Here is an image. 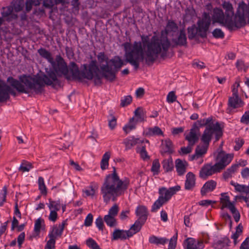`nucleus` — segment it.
<instances>
[{
  "label": "nucleus",
  "mask_w": 249,
  "mask_h": 249,
  "mask_svg": "<svg viewBox=\"0 0 249 249\" xmlns=\"http://www.w3.org/2000/svg\"><path fill=\"white\" fill-rule=\"evenodd\" d=\"M137 123L135 121V118H130L128 123L123 127V130L126 134H128L131 131L136 128Z\"/></svg>",
  "instance_id": "obj_34"
},
{
  "label": "nucleus",
  "mask_w": 249,
  "mask_h": 249,
  "mask_svg": "<svg viewBox=\"0 0 249 249\" xmlns=\"http://www.w3.org/2000/svg\"><path fill=\"white\" fill-rule=\"evenodd\" d=\"M218 166L212 163L205 164L200 169L199 172V177L203 179H206L209 177L215 174L220 173Z\"/></svg>",
  "instance_id": "obj_11"
},
{
  "label": "nucleus",
  "mask_w": 249,
  "mask_h": 249,
  "mask_svg": "<svg viewBox=\"0 0 249 249\" xmlns=\"http://www.w3.org/2000/svg\"><path fill=\"white\" fill-rule=\"evenodd\" d=\"M48 236L50 239L47 241L44 249H55V237L53 234L49 233Z\"/></svg>",
  "instance_id": "obj_41"
},
{
  "label": "nucleus",
  "mask_w": 249,
  "mask_h": 249,
  "mask_svg": "<svg viewBox=\"0 0 249 249\" xmlns=\"http://www.w3.org/2000/svg\"><path fill=\"white\" fill-rule=\"evenodd\" d=\"M160 167V164L158 160H155L152 163L151 171L154 173V174H158Z\"/></svg>",
  "instance_id": "obj_57"
},
{
  "label": "nucleus",
  "mask_w": 249,
  "mask_h": 249,
  "mask_svg": "<svg viewBox=\"0 0 249 249\" xmlns=\"http://www.w3.org/2000/svg\"><path fill=\"white\" fill-rule=\"evenodd\" d=\"M104 220L110 227H115L117 225V220L115 217L107 214L104 216Z\"/></svg>",
  "instance_id": "obj_40"
},
{
  "label": "nucleus",
  "mask_w": 249,
  "mask_h": 249,
  "mask_svg": "<svg viewBox=\"0 0 249 249\" xmlns=\"http://www.w3.org/2000/svg\"><path fill=\"white\" fill-rule=\"evenodd\" d=\"M208 147L209 145L203 143L197 145L195 154L189 156V160L192 161L203 158L206 154Z\"/></svg>",
  "instance_id": "obj_16"
},
{
  "label": "nucleus",
  "mask_w": 249,
  "mask_h": 249,
  "mask_svg": "<svg viewBox=\"0 0 249 249\" xmlns=\"http://www.w3.org/2000/svg\"><path fill=\"white\" fill-rule=\"evenodd\" d=\"M222 7L225 10V17L228 19V21H231L234 23V20H232V17L234 15L233 7L232 4L229 1H224L222 4Z\"/></svg>",
  "instance_id": "obj_19"
},
{
  "label": "nucleus",
  "mask_w": 249,
  "mask_h": 249,
  "mask_svg": "<svg viewBox=\"0 0 249 249\" xmlns=\"http://www.w3.org/2000/svg\"><path fill=\"white\" fill-rule=\"evenodd\" d=\"M110 153L109 152H106L103 156L100 165L101 168L104 170L107 168L108 166V160L110 158Z\"/></svg>",
  "instance_id": "obj_42"
},
{
  "label": "nucleus",
  "mask_w": 249,
  "mask_h": 249,
  "mask_svg": "<svg viewBox=\"0 0 249 249\" xmlns=\"http://www.w3.org/2000/svg\"><path fill=\"white\" fill-rule=\"evenodd\" d=\"M162 38L153 36L149 40L148 36L142 35V42L135 41L133 44L129 42L124 43L122 46L125 62H140L145 58L150 62H153L159 54L163 58L168 57L170 40L166 37Z\"/></svg>",
  "instance_id": "obj_3"
},
{
  "label": "nucleus",
  "mask_w": 249,
  "mask_h": 249,
  "mask_svg": "<svg viewBox=\"0 0 249 249\" xmlns=\"http://www.w3.org/2000/svg\"><path fill=\"white\" fill-rule=\"evenodd\" d=\"M239 4L234 16V23L231 21H228L225 17L223 10L219 8H215L213 9L212 15L213 23H218L221 26L226 27L230 31L234 30L235 29H240L243 27V22H240V18L242 14L239 13Z\"/></svg>",
  "instance_id": "obj_5"
},
{
  "label": "nucleus",
  "mask_w": 249,
  "mask_h": 249,
  "mask_svg": "<svg viewBox=\"0 0 249 249\" xmlns=\"http://www.w3.org/2000/svg\"><path fill=\"white\" fill-rule=\"evenodd\" d=\"M193 146L188 144L187 147H181L179 151V154L183 155L190 153L192 151Z\"/></svg>",
  "instance_id": "obj_58"
},
{
  "label": "nucleus",
  "mask_w": 249,
  "mask_h": 249,
  "mask_svg": "<svg viewBox=\"0 0 249 249\" xmlns=\"http://www.w3.org/2000/svg\"><path fill=\"white\" fill-rule=\"evenodd\" d=\"M176 99L177 96L174 91H170L167 96V101L168 103H172L176 100Z\"/></svg>",
  "instance_id": "obj_63"
},
{
  "label": "nucleus",
  "mask_w": 249,
  "mask_h": 249,
  "mask_svg": "<svg viewBox=\"0 0 249 249\" xmlns=\"http://www.w3.org/2000/svg\"><path fill=\"white\" fill-rule=\"evenodd\" d=\"M11 6L13 7L15 12H20L22 10L24 7V0H13Z\"/></svg>",
  "instance_id": "obj_38"
},
{
  "label": "nucleus",
  "mask_w": 249,
  "mask_h": 249,
  "mask_svg": "<svg viewBox=\"0 0 249 249\" xmlns=\"http://www.w3.org/2000/svg\"><path fill=\"white\" fill-rule=\"evenodd\" d=\"M46 74L33 76L23 74L19 76V80L8 77L7 82L9 85L0 80V103L9 101L10 95L16 97V91L28 94L33 91L36 94H39L43 92L45 85L51 86L53 88L60 86L61 81L53 70L48 71L46 69Z\"/></svg>",
  "instance_id": "obj_2"
},
{
  "label": "nucleus",
  "mask_w": 249,
  "mask_h": 249,
  "mask_svg": "<svg viewBox=\"0 0 249 249\" xmlns=\"http://www.w3.org/2000/svg\"><path fill=\"white\" fill-rule=\"evenodd\" d=\"M213 36L215 38H223L225 36V34L221 29L219 28H216L213 30L212 32Z\"/></svg>",
  "instance_id": "obj_55"
},
{
  "label": "nucleus",
  "mask_w": 249,
  "mask_h": 249,
  "mask_svg": "<svg viewBox=\"0 0 249 249\" xmlns=\"http://www.w3.org/2000/svg\"><path fill=\"white\" fill-rule=\"evenodd\" d=\"M96 56L98 62H124L118 56H115L114 59L109 60L108 55L104 52H99Z\"/></svg>",
  "instance_id": "obj_23"
},
{
  "label": "nucleus",
  "mask_w": 249,
  "mask_h": 249,
  "mask_svg": "<svg viewBox=\"0 0 249 249\" xmlns=\"http://www.w3.org/2000/svg\"><path fill=\"white\" fill-rule=\"evenodd\" d=\"M108 126L112 130L114 129L117 124V118L113 115L112 111H109V114L107 117Z\"/></svg>",
  "instance_id": "obj_44"
},
{
  "label": "nucleus",
  "mask_w": 249,
  "mask_h": 249,
  "mask_svg": "<svg viewBox=\"0 0 249 249\" xmlns=\"http://www.w3.org/2000/svg\"><path fill=\"white\" fill-rule=\"evenodd\" d=\"M229 210L232 214V216L234 218L235 221L236 222H239L240 219V214L238 210L235 207V206L231 205L230 208H229Z\"/></svg>",
  "instance_id": "obj_48"
},
{
  "label": "nucleus",
  "mask_w": 249,
  "mask_h": 249,
  "mask_svg": "<svg viewBox=\"0 0 249 249\" xmlns=\"http://www.w3.org/2000/svg\"><path fill=\"white\" fill-rule=\"evenodd\" d=\"M60 4L56 0H43V6L47 8L51 9L54 5Z\"/></svg>",
  "instance_id": "obj_52"
},
{
  "label": "nucleus",
  "mask_w": 249,
  "mask_h": 249,
  "mask_svg": "<svg viewBox=\"0 0 249 249\" xmlns=\"http://www.w3.org/2000/svg\"><path fill=\"white\" fill-rule=\"evenodd\" d=\"M58 53L55 55V53H52L49 51L45 48H40L37 50V53L40 56L48 61V62H65L63 58L62 53L61 54L57 51Z\"/></svg>",
  "instance_id": "obj_9"
},
{
  "label": "nucleus",
  "mask_w": 249,
  "mask_h": 249,
  "mask_svg": "<svg viewBox=\"0 0 249 249\" xmlns=\"http://www.w3.org/2000/svg\"><path fill=\"white\" fill-rule=\"evenodd\" d=\"M233 156L230 154H226L223 151L218 153L215 158L217 162L215 163L217 166L220 172L231 161Z\"/></svg>",
  "instance_id": "obj_12"
},
{
  "label": "nucleus",
  "mask_w": 249,
  "mask_h": 249,
  "mask_svg": "<svg viewBox=\"0 0 249 249\" xmlns=\"http://www.w3.org/2000/svg\"><path fill=\"white\" fill-rule=\"evenodd\" d=\"M170 46L173 48L177 46H186L187 44V36L184 29H180L175 34L170 36Z\"/></svg>",
  "instance_id": "obj_10"
},
{
  "label": "nucleus",
  "mask_w": 249,
  "mask_h": 249,
  "mask_svg": "<svg viewBox=\"0 0 249 249\" xmlns=\"http://www.w3.org/2000/svg\"><path fill=\"white\" fill-rule=\"evenodd\" d=\"M48 207L50 210L58 211L61 208L60 202L59 201H53L51 198L49 199V203L48 204Z\"/></svg>",
  "instance_id": "obj_46"
},
{
  "label": "nucleus",
  "mask_w": 249,
  "mask_h": 249,
  "mask_svg": "<svg viewBox=\"0 0 249 249\" xmlns=\"http://www.w3.org/2000/svg\"><path fill=\"white\" fill-rule=\"evenodd\" d=\"M239 168V165L233 164L230 168H228L223 173V177L225 179H227L231 177L232 175L235 173Z\"/></svg>",
  "instance_id": "obj_35"
},
{
  "label": "nucleus",
  "mask_w": 249,
  "mask_h": 249,
  "mask_svg": "<svg viewBox=\"0 0 249 249\" xmlns=\"http://www.w3.org/2000/svg\"><path fill=\"white\" fill-rule=\"evenodd\" d=\"M177 238L178 235L176 234L169 240V243L168 249H175L177 246Z\"/></svg>",
  "instance_id": "obj_59"
},
{
  "label": "nucleus",
  "mask_w": 249,
  "mask_h": 249,
  "mask_svg": "<svg viewBox=\"0 0 249 249\" xmlns=\"http://www.w3.org/2000/svg\"><path fill=\"white\" fill-rule=\"evenodd\" d=\"M132 101V97L131 95L124 96L121 100L120 106L122 107L127 106L130 104Z\"/></svg>",
  "instance_id": "obj_49"
},
{
  "label": "nucleus",
  "mask_w": 249,
  "mask_h": 249,
  "mask_svg": "<svg viewBox=\"0 0 249 249\" xmlns=\"http://www.w3.org/2000/svg\"><path fill=\"white\" fill-rule=\"evenodd\" d=\"M243 105V102L239 96H232L229 98L228 101V105L229 107L233 108H237L242 107Z\"/></svg>",
  "instance_id": "obj_29"
},
{
  "label": "nucleus",
  "mask_w": 249,
  "mask_h": 249,
  "mask_svg": "<svg viewBox=\"0 0 249 249\" xmlns=\"http://www.w3.org/2000/svg\"><path fill=\"white\" fill-rule=\"evenodd\" d=\"M196 186V176L195 175L191 172H188L186 176V180L185 181L184 188L186 190H193Z\"/></svg>",
  "instance_id": "obj_20"
},
{
  "label": "nucleus",
  "mask_w": 249,
  "mask_h": 249,
  "mask_svg": "<svg viewBox=\"0 0 249 249\" xmlns=\"http://www.w3.org/2000/svg\"><path fill=\"white\" fill-rule=\"evenodd\" d=\"M179 185H176L170 187L168 189L165 187H162L159 190L160 196L158 199L153 204L151 212H155L160 208L164 204L167 202L171 197L180 190Z\"/></svg>",
  "instance_id": "obj_7"
},
{
  "label": "nucleus",
  "mask_w": 249,
  "mask_h": 249,
  "mask_svg": "<svg viewBox=\"0 0 249 249\" xmlns=\"http://www.w3.org/2000/svg\"><path fill=\"white\" fill-rule=\"evenodd\" d=\"M95 224L100 231H103L104 227L103 220L101 216H99L95 220Z\"/></svg>",
  "instance_id": "obj_61"
},
{
  "label": "nucleus",
  "mask_w": 249,
  "mask_h": 249,
  "mask_svg": "<svg viewBox=\"0 0 249 249\" xmlns=\"http://www.w3.org/2000/svg\"><path fill=\"white\" fill-rule=\"evenodd\" d=\"M240 249H249V237H247L242 242Z\"/></svg>",
  "instance_id": "obj_64"
},
{
  "label": "nucleus",
  "mask_w": 249,
  "mask_h": 249,
  "mask_svg": "<svg viewBox=\"0 0 249 249\" xmlns=\"http://www.w3.org/2000/svg\"><path fill=\"white\" fill-rule=\"evenodd\" d=\"M33 168V166L31 162L23 160L19 166L18 170L22 172H29L30 170Z\"/></svg>",
  "instance_id": "obj_45"
},
{
  "label": "nucleus",
  "mask_w": 249,
  "mask_h": 249,
  "mask_svg": "<svg viewBox=\"0 0 249 249\" xmlns=\"http://www.w3.org/2000/svg\"><path fill=\"white\" fill-rule=\"evenodd\" d=\"M174 152L173 144L172 141L168 139L162 141L160 153L163 155L165 153L172 154Z\"/></svg>",
  "instance_id": "obj_24"
},
{
  "label": "nucleus",
  "mask_w": 249,
  "mask_h": 249,
  "mask_svg": "<svg viewBox=\"0 0 249 249\" xmlns=\"http://www.w3.org/2000/svg\"><path fill=\"white\" fill-rule=\"evenodd\" d=\"M13 10V8L11 5L2 8L1 15L5 21L9 22L18 18V15Z\"/></svg>",
  "instance_id": "obj_15"
},
{
  "label": "nucleus",
  "mask_w": 249,
  "mask_h": 249,
  "mask_svg": "<svg viewBox=\"0 0 249 249\" xmlns=\"http://www.w3.org/2000/svg\"><path fill=\"white\" fill-rule=\"evenodd\" d=\"M222 130L218 122H216L214 126L208 125L205 127L201 137V141L203 144L209 146L213 135H214L216 141H218L222 136Z\"/></svg>",
  "instance_id": "obj_8"
},
{
  "label": "nucleus",
  "mask_w": 249,
  "mask_h": 249,
  "mask_svg": "<svg viewBox=\"0 0 249 249\" xmlns=\"http://www.w3.org/2000/svg\"><path fill=\"white\" fill-rule=\"evenodd\" d=\"M221 197H220V203L222 204L221 209L227 208L229 209V208L231 206L234 205L233 202L230 201V197L227 195V193H223L221 194Z\"/></svg>",
  "instance_id": "obj_31"
},
{
  "label": "nucleus",
  "mask_w": 249,
  "mask_h": 249,
  "mask_svg": "<svg viewBox=\"0 0 249 249\" xmlns=\"http://www.w3.org/2000/svg\"><path fill=\"white\" fill-rule=\"evenodd\" d=\"M211 19L209 14L204 12L202 18L198 20L196 24H193L187 28L188 37L190 40L200 37L202 38H206L207 32L211 25Z\"/></svg>",
  "instance_id": "obj_6"
},
{
  "label": "nucleus",
  "mask_w": 249,
  "mask_h": 249,
  "mask_svg": "<svg viewBox=\"0 0 249 249\" xmlns=\"http://www.w3.org/2000/svg\"><path fill=\"white\" fill-rule=\"evenodd\" d=\"M42 223H44V220L41 218H38L35 222L34 231L36 233H39L42 227Z\"/></svg>",
  "instance_id": "obj_56"
},
{
  "label": "nucleus",
  "mask_w": 249,
  "mask_h": 249,
  "mask_svg": "<svg viewBox=\"0 0 249 249\" xmlns=\"http://www.w3.org/2000/svg\"><path fill=\"white\" fill-rule=\"evenodd\" d=\"M162 165L165 172H171L174 168V163L171 157L168 159H165L162 162Z\"/></svg>",
  "instance_id": "obj_37"
},
{
  "label": "nucleus",
  "mask_w": 249,
  "mask_h": 249,
  "mask_svg": "<svg viewBox=\"0 0 249 249\" xmlns=\"http://www.w3.org/2000/svg\"><path fill=\"white\" fill-rule=\"evenodd\" d=\"M197 127V126L194 125L190 132L185 134V139L188 142V144H190V145L194 146L198 141L199 138L196 132V128Z\"/></svg>",
  "instance_id": "obj_21"
},
{
  "label": "nucleus",
  "mask_w": 249,
  "mask_h": 249,
  "mask_svg": "<svg viewBox=\"0 0 249 249\" xmlns=\"http://www.w3.org/2000/svg\"><path fill=\"white\" fill-rule=\"evenodd\" d=\"M135 214L139 216L138 220L142 221V223H145L147 219L148 214L147 209L144 206H139L136 209Z\"/></svg>",
  "instance_id": "obj_22"
},
{
  "label": "nucleus",
  "mask_w": 249,
  "mask_h": 249,
  "mask_svg": "<svg viewBox=\"0 0 249 249\" xmlns=\"http://www.w3.org/2000/svg\"><path fill=\"white\" fill-rule=\"evenodd\" d=\"M240 122L245 124H249V110L245 112L240 119Z\"/></svg>",
  "instance_id": "obj_60"
},
{
  "label": "nucleus",
  "mask_w": 249,
  "mask_h": 249,
  "mask_svg": "<svg viewBox=\"0 0 249 249\" xmlns=\"http://www.w3.org/2000/svg\"><path fill=\"white\" fill-rule=\"evenodd\" d=\"M56 76H63L68 81L82 82L83 79H93L96 86L102 84L104 78L114 82L119 69L126 63H84L79 67L76 63H51Z\"/></svg>",
  "instance_id": "obj_1"
},
{
  "label": "nucleus",
  "mask_w": 249,
  "mask_h": 249,
  "mask_svg": "<svg viewBox=\"0 0 249 249\" xmlns=\"http://www.w3.org/2000/svg\"><path fill=\"white\" fill-rule=\"evenodd\" d=\"M132 237L130 231L123 230L115 229L111 234V241L124 240Z\"/></svg>",
  "instance_id": "obj_17"
},
{
  "label": "nucleus",
  "mask_w": 249,
  "mask_h": 249,
  "mask_svg": "<svg viewBox=\"0 0 249 249\" xmlns=\"http://www.w3.org/2000/svg\"><path fill=\"white\" fill-rule=\"evenodd\" d=\"M119 211V208L117 204H114L108 211L107 215H110L113 217H116Z\"/></svg>",
  "instance_id": "obj_50"
},
{
  "label": "nucleus",
  "mask_w": 249,
  "mask_h": 249,
  "mask_svg": "<svg viewBox=\"0 0 249 249\" xmlns=\"http://www.w3.org/2000/svg\"><path fill=\"white\" fill-rule=\"evenodd\" d=\"M188 163L185 160L178 159L175 161V166L178 175L179 176L183 175L186 171Z\"/></svg>",
  "instance_id": "obj_26"
},
{
  "label": "nucleus",
  "mask_w": 249,
  "mask_h": 249,
  "mask_svg": "<svg viewBox=\"0 0 249 249\" xmlns=\"http://www.w3.org/2000/svg\"><path fill=\"white\" fill-rule=\"evenodd\" d=\"M169 240L165 237H159L155 235H152L149 238V242L157 246L164 245L168 243Z\"/></svg>",
  "instance_id": "obj_30"
},
{
  "label": "nucleus",
  "mask_w": 249,
  "mask_h": 249,
  "mask_svg": "<svg viewBox=\"0 0 249 249\" xmlns=\"http://www.w3.org/2000/svg\"><path fill=\"white\" fill-rule=\"evenodd\" d=\"M38 184L39 190L42 195H46L47 193V188L44 183V178L42 177H39L38 179Z\"/></svg>",
  "instance_id": "obj_47"
},
{
  "label": "nucleus",
  "mask_w": 249,
  "mask_h": 249,
  "mask_svg": "<svg viewBox=\"0 0 249 249\" xmlns=\"http://www.w3.org/2000/svg\"><path fill=\"white\" fill-rule=\"evenodd\" d=\"M145 223H142V221L137 219L133 224L129 230H127L128 231H130V233L132 234V236L138 232L142 229V225H144Z\"/></svg>",
  "instance_id": "obj_33"
},
{
  "label": "nucleus",
  "mask_w": 249,
  "mask_h": 249,
  "mask_svg": "<svg viewBox=\"0 0 249 249\" xmlns=\"http://www.w3.org/2000/svg\"><path fill=\"white\" fill-rule=\"evenodd\" d=\"M134 115L136 118L135 121L138 122H143L145 121L146 115L142 108H137L134 111Z\"/></svg>",
  "instance_id": "obj_32"
},
{
  "label": "nucleus",
  "mask_w": 249,
  "mask_h": 249,
  "mask_svg": "<svg viewBox=\"0 0 249 249\" xmlns=\"http://www.w3.org/2000/svg\"><path fill=\"white\" fill-rule=\"evenodd\" d=\"M178 31V27L175 21L172 19H169L167 20L164 30L161 31V36L160 37L162 38L163 37H166L168 38V36L170 37L171 35L175 34Z\"/></svg>",
  "instance_id": "obj_13"
},
{
  "label": "nucleus",
  "mask_w": 249,
  "mask_h": 249,
  "mask_svg": "<svg viewBox=\"0 0 249 249\" xmlns=\"http://www.w3.org/2000/svg\"><path fill=\"white\" fill-rule=\"evenodd\" d=\"M230 240L227 237L213 239L212 247L214 249H225L229 246Z\"/></svg>",
  "instance_id": "obj_18"
},
{
  "label": "nucleus",
  "mask_w": 249,
  "mask_h": 249,
  "mask_svg": "<svg viewBox=\"0 0 249 249\" xmlns=\"http://www.w3.org/2000/svg\"><path fill=\"white\" fill-rule=\"evenodd\" d=\"M217 183L213 180H209L205 182L201 189L200 193L202 196H205L208 192L213 191L216 188Z\"/></svg>",
  "instance_id": "obj_25"
},
{
  "label": "nucleus",
  "mask_w": 249,
  "mask_h": 249,
  "mask_svg": "<svg viewBox=\"0 0 249 249\" xmlns=\"http://www.w3.org/2000/svg\"><path fill=\"white\" fill-rule=\"evenodd\" d=\"M197 124L199 127H202L205 126L207 127L208 125L214 126L215 124H213V117H210L207 119H201L198 120L194 125L196 126V124Z\"/></svg>",
  "instance_id": "obj_36"
},
{
  "label": "nucleus",
  "mask_w": 249,
  "mask_h": 249,
  "mask_svg": "<svg viewBox=\"0 0 249 249\" xmlns=\"http://www.w3.org/2000/svg\"><path fill=\"white\" fill-rule=\"evenodd\" d=\"M66 222L63 221L61 224H59L58 226H53V230L50 233L53 234L55 238L56 236H60L62 234Z\"/></svg>",
  "instance_id": "obj_39"
},
{
  "label": "nucleus",
  "mask_w": 249,
  "mask_h": 249,
  "mask_svg": "<svg viewBox=\"0 0 249 249\" xmlns=\"http://www.w3.org/2000/svg\"><path fill=\"white\" fill-rule=\"evenodd\" d=\"M133 66L135 70H137L139 68L144 71L147 67H151L152 63H130Z\"/></svg>",
  "instance_id": "obj_53"
},
{
  "label": "nucleus",
  "mask_w": 249,
  "mask_h": 249,
  "mask_svg": "<svg viewBox=\"0 0 249 249\" xmlns=\"http://www.w3.org/2000/svg\"><path fill=\"white\" fill-rule=\"evenodd\" d=\"M185 249H203L204 244L202 240H196L193 238H188L183 243Z\"/></svg>",
  "instance_id": "obj_14"
},
{
  "label": "nucleus",
  "mask_w": 249,
  "mask_h": 249,
  "mask_svg": "<svg viewBox=\"0 0 249 249\" xmlns=\"http://www.w3.org/2000/svg\"><path fill=\"white\" fill-rule=\"evenodd\" d=\"M7 194V186L5 185L0 194V206H1L3 202L6 201V195Z\"/></svg>",
  "instance_id": "obj_51"
},
{
  "label": "nucleus",
  "mask_w": 249,
  "mask_h": 249,
  "mask_svg": "<svg viewBox=\"0 0 249 249\" xmlns=\"http://www.w3.org/2000/svg\"><path fill=\"white\" fill-rule=\"evenodd\" d=\"M130 181L125 178L122 180L118 176L116 169L113 167V173L107 175L105 181L101 187V192L104 201L107 203L111 199L113 201L117 197L122 196L127 189Z\"/></svg>",
  "instance_id": "obj_4"
},
{
  "label": "nucleus",
  "mask_w": 249,
  "mask_h": 249,
  "mask_svg": "<svg viewBox=\"0 0 249 249\" xmlns=\"http://www.w3.org/2000/svg\"><path fill=\"white\" fill-rule=\"evenodd\" d=\"M144 142V140H141L139 138H135L134 136H131L124 139L123 143L125 146L126 150H128L131 149L137 144L143 143Z\"/></svg>",
  "instance_id": "obj_27"
},
{
  "label": "nucleus",
  "mask_w": 249,
  "mask_h": 249,
  "mask_svg": "<svg viewBox=\"0 0 249 249\" xmlns=\"http://www.w3.org/2000/svg\"><path fill=\"white\" fill-rule=\"evenodd\" d=\"M137 152L140 154L141 158L143 160L149 158L147 152L146 151L145 146L142 145L141 147H138Z\"/></svg>",
  "instance_id": "obj_54"
},
{
  "label": "nucleus",
  "mask_w": 249,
  "mask_h": 249,
  "mask_svg": "<svg viewBox=\"0 0 249 249\" xmlns=\"http://www.w3.org/2000/svg\"><path fill=\"white\" fill-rule=\"evenodd\" d=\"M143 134L145 136L147 137H151L155 136H164L163 131L158 126H155L153 127H149L146 128L143 131Z\"/></svg>",
  "instance_id": "obj_28"
},
{
  "label": "nucleus",
  "mask_w": 249,
  "mask_h": 249,
  "mask_svg": "<svg viewBox=\"0 0 249 249\" xmlns=\"http://www.w3.org/2000/svg\"><path fill=\"white\" fill-rule=\"evenodd\" d=\"M92 221L93 215L90 213H89L85 219L84 225L87 227L90 226L92 225Z\"/></svg>",
  "instance_id": "obj_62"
},
{
  "label": "nucleus",
  "mask_w": 249,
  "mask_h": 249,
  "mask_svg": "<svg viewBox=\"0 0 249 249\" xmlns=\"http://www.w3.org/2000/svg\"><path fill=\"white\" fill-rule=\"evenodd\" d=\"M97 189V186L96 185L91 184L89 186L83 190V192L86 194L87 196H93L96 190Z\"/></svg>",
  "instance_id": "obj_43"
}]
</instances>
